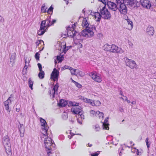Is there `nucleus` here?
Listing matches in <instances>:
<instances>
[{"label":"nucleus","mask_w":156,"mask_h":156,"mask_svg":"<svg viewBox=\"0 0 156 156\" xmlns=\"http://www.w3.org/2000/svg\"><path fill=\"white\" fill-rule=\"evenodd\" d=\"M81 25L85 29L83 30L81 33V34L85 37H91L94 35V31L95 28L93 25L89 24L88 18H82Z\"/></svg>","instance_id":"obj_1"},{"label":"nucleus","mask_w":156,"mask_h":156,"mask_svg":"<svg viewBox=\"0 0 156 156\" xmlns=\"http://www.w3.org/2000/svg\"><path fill=\"white\" fill-rule=\"evenodd\" d=\"M51 18L50 16L48 17L45 20L41 21L40 29L38 31L37 34L40 36L43 35L46 31L48 28L51 26Z\"/></svg>","instance_id":"obj_2"},{"label":"nucleus","mask_w":156,"mask_h":156,"mask_svg":"<svg viewBox=\"0 0 156 156\" xmlns=\"http://www.w3.org/2000/svg\"><path fill=\"white\" fill-rule=\"evenodd\" d=\"M104 50L109 51L110 52L114 53H119L122 54L124 52L123 50L120 48L115 44L111 45L106 44L103 46Z\"/></svg>","instance_id":"obj_3"},{"label":"nucleus","mask_w":156,"mask_h":156,"mask_svg":"<svg viewBox=\"0 0 156 156\" xmlns=\"http://www.w3.org/2000/svg\"><path fill=\"white\" fill-rule=\"evenodd\" d=\"M44 144L46 150L47 151V154L49 156L50 154L53 153L52 149L54 147L55 144L52 142V139L51 138L48 137L45 138L44 140Z\"/></svg>","instance_id":"obj_4"},{"label":"nucleus","mask_w":156,"mask_h":156,"mask_svg":"<svg viewBox=\"0 0 156 156\" xmlns=\"http://www.w3.org/2000/svg\"><path fill=\"white\" fill-rule=\"evenodd\" d=\"M2 142L5 149V151L8 155L12 154L11 144L10 139L8 136H5L3 138Z\"/></svg>","instance_id":"obj_5"},{"label":"nucleus","mask_w":156,"mask_h":156,"mask_svg":"<svg viewBox=\"0 0 156 156\" xmlns=\"http://www.w3.org/2000/svg\"><path fill=\"white\" fill-rule=\"evenodd\" d=\"M69 104L70 105L73 106L71 108V111L73 113L78 115L83 114L84 112L82 110L81 107L78 105V103L75 102H70Z\"/></svg>","instance_id":"obj_6"},{"label":"nucleus","mask_w":156,"mask_h":156,"mask_svg":"<svg viewBox=\"0 0 156 156\" xmlns=\"http://www.w3.org/2000/svg\"><path fill=\"white\" fill-rule=\"evenodd\" d=\"M40 121L41 126V133L45 136H47V131L48 127L45 120L42 118H40Z\"/></svg>","instance_id":"obj_7"},{"label":"nucleus","mask_w":156,"mask_h":156,"mask_svg":"<svg viewBox=\"0 0 156 156\" xmlns=\"http://www.w3.org/2000/svg\"><path fill=\"white\" fill-rule=\"evenodd\" d=\"M106 4H103L104 6L100 9V13L102 18L105 19H109L111 17V15L108 9L106 8Z\"/></svg>","instance_id":"obj_8"},{"label":"nucleus","mask_w":156,"mask_h":156,"mask_svg":"<svg viewBox=\"0 0 156 156\" xmlns=\"http://www.w3.org/2000/svg\"><path fill=\"white\" fill-rule=\"evenodd\" d=\"M124 59L126 66H128L133 69L137 67V66L134 60L129 59L127 58H124Z\"/></svg>","instance_id":"obj_9"},{"label":"nucleus","mask_w":156,"mask_h":156,"mask_svg":"<svg viewBox=\"0 0 156 156\" xmlns=\"http://www.w3.org/2000/svg\"><path fill=\"white\" fill-rule=\"evenodd\" d=\"M90 76L91 78L97 82L100 83L102 81L101 75L95 72L91 73H90Z\"/></svg>","instance_id":"obj_10"},{"label":"nucleus","mask_w":156,"mask_h":156,"mask_svg":"<svg viewBox=\"0 0 156 156\" xmlns=\"http://www.w3.org/2000/svg\"><path fill=\"white\" fill-rule=\"evenodd\" d=\"M47 8L46 7L44 4H43L41 6V11L42 12L45 13L47 12L48 14H52L53 10V8L51 5L50 7L47 10Z\"/></svg>","instance_id":"obj_11"},{"label":"nucleus","mask_w":156,"mask_h":156,"mask_svg":"<svg viewBox=\"0 0 156 156\" xmlns=\"http://www.w3.org/2000/svg\"><path fill=\"white\" fill-rule=\"evenodd\" d=\"M59 74V72L55 68H54L51 74V79H52L54 81L58 80Z\"/></svg>","instance_id":"obj_12"},{"label":"nucleus","mask_w":156,"mask_h":156,"mask_svg":"<svg viewBox=\"0 0 156 156\" xmlns=\"http://www.w3.org/2000/svg\"><path fill=\"white\" fill-rule=\"evenodd\" d=\"M126 4L129 5L132 8L137 7L139 5V4L136 0H129V1H127Z\"/></svg>","instance_id":"obj_13"},{"label":"nucleus","mask_w":156,"mask_h":156,"mask_svg":"<svg viewBox=\"0 0 156 156\" xmlns=\"http://www.w3.org/2000/svg\"><path fill=\"white\" fill-rule=\"evenodd\" d=\"M58 87V84L57 83L54 86L51 90L50 91V94L52 98H53L55 97V95L57 94V90Z\"/></svg>","instance_id":"obj_14"},{"label":"nucleus","mask_w":156,"mask_h":156,"mask_svg":"<svg viewBox=\"0 0 156 156\" xmlns=\"http://www.w3.org/2000/svg\"><path fill=\"white\" fill-rule=\"evenodd\" d=\"M126 4H122L119 5L118 10L121 14H126L127 12V9L126 7Z\"/></svg>","instance_id":"obj_15"},{"label":"nucleus","mask_w":156,"mask_h":156,"mask_svg":"<svg viewBox=\"0 0 156 156\" xmlns=\"http://www.w3.org/2000/svg\"><path fill=\"white\" fill-rule=\"evenodd\" d=\"M67 30H68L67 35L73 38L74 39L75 35L76 32L74 30H73V28H71L69 27L67 28Z\"/></svg>","instance_id":"obj_16"},{"label":"nucleus","mask_w":156,"mask_h":156,"mask_svg":"<svg viewBox=\"0 0 156 156\" xmlns=\"http://www.w3.org/2000/svg\"><path fill=\"white\" fill-rule=\"evenodd\" d=\"M11 95L7 99V100L4 102V105L6 110L8 112L10 111L9 108V105L11 104L12 101Z\"/></svg>","instance_id":"obj_17"},{"label":"nucleus","mask_w":156,"mask_h":156,"mask_svg":"<svg viewBox=\"0 0 156 156\" xmlns=\"http://www.w3.org/2000/svg\"><path fill=\"white\" fill-rule=\"evenodd\" d=\"M140 2L141 5L145 8H150L151 6L149 0H140Z\"/></svg>","instance_id":"obj_18"},{"label":"nucleus","mask_w":156,"mask_h":156,"mask_svg":"<svg viewBox=\"0 0 156 156\" xmlns=\"http://www.w3.org/2000/svg\"><path fill=\"white\" fill-rule=\"evenodd\" d=\"M80 99L83 102L89 104L92 106H94V101L93 100L87 98L83 97H81Z\"/></svg>","instance_id":"obj_19"},{"label":"nucleus","mask_w":156,"mask_h":156,"mask_svg":"<svg viewBox=\"0 0 156 156\" xmlns=\"http://www.w3.org/2000/svg\"><path fill=\"white\" fill-rule=\"evenodd\" d=\"M107 5L108 8L113 11H115L118 9L116 4L113 2H108Z\"/></svg>","instance_id":"obj_20"},{"label":"nucleus","mask_w":156,"mask_h":156,"mask_svg":"<svg viewBox=\"0 0 156 156\" xmlns=\"http://www.w3.org/2000/svg\"><path fill=\"white\" fill-rule=\"evenodd\" d=\"M91 14L94 16L95 19L97 21H99L102 17L101 14L98 12H91Z\"/></svg>","instance_id":"obj_21"},{"label":"nucleus","mask_w":156,"mask_h":156,"mask_svg":"<svg viewBox=\"0 0 156 156\" xmlns=\"http://www.w3.org/2000/svg\"><path fill=\"white\" fill-rule=\"evenodd\" d=\"M146 32L149 36L153 35L154 32L153 27L151 26H149L146 29Z\"/></svg>","instance_id":"obj_22"},{"label":"nucleus","mask_w":156,"mask_h":156,"mask_svg":"<svg viewBox=\"0 0 156 156\" xmlns=\"http://www.w3.org/2000/svg\"><path fill=\"white\" fill-rule=\"evenodd\" d=\"M108 117L106 118L104 122L102 123V126L104 129L108 130L109 129V124L108 123Z\"/></svg>","instance_id":"obj_23"},{"label":"nucleus","mask_w":156,"mask_h":156,"mask_svg":"<svg viewBox=\"0 0 156 156\" xmlns=\"http://www.w3.org/2000/svg\"><path fill=\"white\" fill-rule=\"evenodd\" d=\"M25 65L24 67L23 70V73L24 74H25L27 73V69L28 67L29 66L30 60L28 59V60L27 58L25 59Z\"/></svg>","instance_id":"obj_24"},{"label":"nucleus","mask_w":156,"mask_h":156,"mask_svg":"<svg viewBox=\"0 0 156 156\" xmlns=\"http://www.w3.org/2000/svg\"><path fill=\"white\" fill-rule=\"evenodd\" d=\"M19 131L20 132V135L21 137L24 136V133L25 131L24 128L22 124H20L19 126Z\"/></svg>","instance_id":"obj_25"},{"label":"nucleus","mask_w":156,"mask_h":156,"mask_svg":"<svg viewBox=\"0 0 156 156\" xmlns=\"http://www.w3.org/2000/svg\"><path fill=\"white\" fill-rule=\"evenodd\" d=\"M57 45H58L59 46H60V45H61V47H62V46H63L62 48L63 49V52L64 53H66V52L69 49V48H68V47H66V44L65 43H64V42H63V43H62L61 44H58ZM61 48H62V47H61V48H58V49L61 50Z\"/></svg>","instance_id":"obj_26"},{"label":"nucleus","mask_w":156,"mask_h":156,"mask_svg":"<svg viewBox=\"0 0 156 156\" xmlns=\"http://www.w3.org/2000/svg\"><path fill=\"white\" fill-rule=\"evenodd\" d=\"M78 116L77 121L80 124H82V121L84 119V116L83 114H82V115H78Z\"/></svg>","instance_id":"obj_27"},{"label":"nucleus","mask_w":156,"mask_h":156,"mask_svg":"<svg viewBox=\"0 0 156 156\" xmlns=\"http://www.w3.org/2000/svg\"><path fill=\"white\" fill-rule=\"evenodd\" d=\"M67 104V102L64 100H61L59 103H58V105L59 106L64 107Z\"/></svg>","instance_id":"obj_28"},{"label":"nucleus","mask_w":156,"mask_h":156,"mask_svg":"<svg viewBox=\"0 0 156 156\" xmlns=\"http://www.w3.org/2000/svg\"><path fill=\"white\" fill-rule=\"evenodd\" d=\"M90 116L92 117L97 116V114L99 113L101 115H102V113H100L99 111H95L93 110H91L90 111Z\"/></svg>","instance_id":"obj_29"},{"label":"nucleus","mask_w":156,"mask_h":156,"mask_svg":"<svg viewBox=\"0 0 156 156\" xmlns=\"http://www.w3.org/2000/svg\"><path fill=\"white\" fill-rule=\"evenodd\" d=\"M75 42L77 43L78 41H80V40H82L81 38V35L77 32H76L75 35V39H74Z\"/></svg>","instance_id":"obj_30"},{"label":"nucleus","mask_w":156,"mask_h":156,"mask_svg":"<svg viewBox=\"0 0 156 156\" xmlns=\"http://www.w3.org/2000/svg\"><path fill=\"white\" fill-rule=\"evenodd\" d=\"M125 19L126 20L128 24L129 25H130V29H132L133 27L132 22L129 19H128L127 17H126L125 16Z\"/></svg>","instance_id":"obj_31"},{"label":"nucleus","mask_w":156,"mask_h":156,"mask_svg":"<svg viewBox=\"0 0 156 156\" xmlns=\"http://www.w3.org/2000/svg\"><path fill=\"white\" fill-rule=\"evenodd\" d=\"M129 0H116L118 5H121L122 4H126L127 1H129Z\"/></svg>","instance_id":"obj_32"},{"label":"nucleus","mask_w":156,"mask_h":156,"mask_svg":"<svg viewBox=\"0 0 156 156\" xmlns=\"http://www.w3.org/2000/svg\"><path fill=\"white\" fill-rule=\"evenodd\" d=\"M44 73L43 70L41 71L39 73L38 76L40 79H42L44 78Z\"/></svg>","instance_id":"obj_33"},{"label":"nucleus","mask_w":156,"mask_h":156,"mask_svg":"<svg viewBox=\"0 0 156 156\" xmlns=\"http://www.w3.org/2000/svg\"><path fill=\"white\" fill-rule=\"evenodd\" d=\"M77 69H75L72 68V67L70 68L69 70H70L71 74L72 75L76 76V70Z\"/></svg>","instance_id":"obj_34"},{"label":"nucleus","mask_w":156,"mask_h":156,"mask_svg":"<svg viewBox=\"0 0 156 156\" xmlns=\"http://www.w3.org/2000/svg\"><path fill=\"white\" fill-rule=\"evenodd\" d=\"M77 75L81 76H83L85 75V73L83 71L77 69V70H76V76Z\"/></svg>","instance_id":"obj_35"},{"label":"nucleus","mask_w":156,"mask_h":156,"mask_svg":"<svg viewBox=\"0 0 156 156\" xmlns=\"http://www.w3.org/2000/svg\"><path fill=\"white\" fill-rule=\"evenodd\" d=\"M34 83V82L30 78L28 80V84L29 87L31 88V90H33V85Z\"/></svg>","instance_id":"obj_36"},{"label":"nucleus","mask_w":156,"mask_h":156,"mask_svg":"<svg viewBox=\"0 0 156 156\" xmlns=\"http://www.w3.org/2000/svg\"><path fill=\"white\" fill-rule=\"evenodd\" d=\"M63 119L66 120L68 118V114L66 112H64L62 115Z\"/></svg>","instance_id":"obj_37"},{"label":"nucleus","mask_w":156,"mask_h":156,"mask_svg":"<svg viewBox=\"0 0 156 156\" xmlns=\"http://www.w3.org/2000/svg\"><path fill=\"white\" fill-rule=\"evenodd\" d=\"M99 112L100 113H102V115H101V114H100L99 113H98V114H97V117H98L99 119H103V118H104V114L102 112Z\"/></svg>","instance_id":"obj_38"},{"label":"nucleus","mask_w":156,"mask_h":156,"mask_svg":"<svg viewBox=\"0 0 156 156\" xmlns=\"http://www.w3.org/2000/svg\"><path fill=\"white\" fill-rule=\"evenodd\" d=\"M62 56H57V59L58 62H61L62 61Z\"/></svg>","instance_id":"obj_39"},{"label":"nucleus","mask_w":156,"mask_h":156,"mask_svg":"<svg viewBox=\"0 0 156 156\" xmlns=\"http://www.w3.org/2000/svg\"><path fill=\"white\" fill-rule=\"evenodd\" d=\"M94 104H95L94 106H99L101 105V103L100 101L97 100L95 101H94Z\"/></svg>","instance_id":"obj_40"},{"label":"nucleus","mask_w":156,"mask_h":156,"mask_svg":"<svg viewBox=\"0 0 156 156\" xmlns=\"http://www.w3.org/2000/svg\"><path fill=\"white\" fill-rule=\"evenodd\" d=\"M82 40H80V41H78L77 43L78 44V47L79 48H81L82 47V45L81 43L82 42Z\"/></svg>","instance_id":"obj_41"},{"label":"nucleus","mask_w":156,"mask_h":156,"mask_svg":"<svg viewBox=\"0 0 156 156\" xmlns=\"http://www.w3.org/2000/svg\"><path fill=\"white\" fill-rule=\"evenodd\" d=\"M131 151L133 153L136 152L137 154L139 155L138 150L134 148L131 149Z\"/></svg>","instance_id":"obj_42"},{"label":"nucleus","mask_w":156,"mask_h":156,"mask_svg":"<svg viewBox=\"0 0 156 156\" xmlns=\"http://www.w3.org/2000/svg\"><path fill=\"white\" fill-rule=\"evenodd\" d=\"M94 128L96 131H99L100 129V128L98 125H96L94 126Z\"/></svg>","instance_id":"obj_43"},{"label":"nucleus","mask_w":156,"mask_h":156,"mask_svg":"<svg viewBox=\"0 0 156 156\" xmlns=\"http://www.w3.org/2000/svg\"><path fill=\"white\" fill-rule=\"evenodd\" d=\"M44 43L43 41L41 40H38L36 42V44L37 46L38 45L42 43L44 44Z\"/></svg>","instance_id":"obj_44"},{"label":"nucleus","mask_w":156,"mask_h":156,"mask_svg":"<svg viewBox=\"0 0 156 156\" xmlns=\"http://www.w3.org/2000/svg\"><path fill=\"white\" fill-rule=\"evenodd\" d=\"M148 140L149 139L148 138H147L145 140L147 146V147L148 148H149L150 147L149 144H150V143L149 144V142H148Z\"/></svg>","instance_id":"obj_45"},{"label":"nucleus","mask_w":156,"mask_h":156,"mask_svg":"<svg viewBox=\"0 0 156 156\" xmlns=\"http://www.w3.org/2000/svg\"><path fill=\"white\" fill-rule=\"evenodd\" d=\"M71 67H69L68 66L65 65L63 67V69L64 70L66 69H69V70L70 68Z\"/></svg>","instance_id":"obj_46"},{"label":"nucleus","mask_w":156,"mask_h":156,"mask_svg":"<svg viewBox=\"0 0 156 156\" xmlns=\"http://www.w3.org/2000/svg\"><path fill=\"white\" fill-rule=\"evenodd\" d=\"M37 66L39 69V71H42L41 64L40 63H38L37 64Z\"/></svg>","instance_id":"obj_47"},{"label":"nucleus","mask_w":156,"mask_h":156,"mask_svg":"<svg viewBox=\"0 0 156 156\" xmlns=\"http://www.w3.org/2000/svg\"><path fill=\"white\" fill-rule=\"evenodd\" d=\"M39 54L38 53H36L35 55V58L37 60H38L39 58Z\"/></svg>","instance_id":"obj_48"},{"label":"nucleus","mask_w":156,"mask_h":156,"mask_svg":"<svg viewBox=\"0 0 156 156\" xmlns=\"http://www.w3.org/2000/svg\"><path fill=\"white\" fill-rule=\"evenodd\" d=\"M100 152L99 151H97L96 153L94 154H91V156H98V155L99 154Z\"/></svg>","instance_id":"obj_49"},{"label":"nucleus","mask_w":156,"mask_h":156,"mask_svg":"<svg viewBox=\"0 0 156 156\" xmlns=\"http://www.w3.org/2000/svg\"><path fill=\"white\" fill-rule=\"evenodd\" d=\"M75 84L78 88H80L81 87V85L77 82H76Z\"/></svg>","instance_id":"obj_50"},{"label":"nucleus","mask_w":156,"mask_h":156,"mask_svg":"<svg viewBox=\"0 0 156 156\" xmlns=\"http://www.w3.org/2000/svg\"><path fill=\"white\" fill-rule=\"evenodd\" d=\"M4 21V19L3 17L0 15V22L3 23Z\"/></svg>","instance_id":"obj_51"},{"label":"nucleus","mask_w":156,"mask_h":156,"mask_svg":"<svg viewBox=\"0 0 156 156\" xmlns=\"http://www.w3.org/2000/svg\"><path fill=\"white\" fill-rule=\"evenodd\" d=\"M56 22V20H55L54 19L52 20H51V26L53 25Z\"/></svg>","instance_id":"obj_52"},{"label":"nucleus","mask_w":156,"mask_h":156,"mask_svg":"<svg viewBox=\"0 0 156 156\" xmlns=\"http://www.w3.org/2000/svg\"><path fill=\"white\" fill-rule=\"evenodd\" d=\"M100 1L103 4H106L107 2V0H100Z\"/></svg>","instance_id":"obj_53"},{"label":"nucleus","mask_w":156,"mask_h":156,"mask_svg":"<svg viewBox=\"0 0 156 156\" xmlns=\"http://www.w3.org/2000/svg\"><path fill=\"white\" fill-rule=\"evenodd\" d=\"M75 25H76V24L74 23V24H73L72 25L71 27H70L71 28H73V30H74V28L75 27Z\"/></svg>","instance_id":"obj_54"},{"label":"nucleus","mask_w":156,"mask_h":156,"mask_svg":"<svg viewBox=\"0 0 156 156\" xmlns=\"http://www.w3.org/2000/svg\"><path fill=\"white\" fill-rule=\"evenodd\" d=\"M132 104L135 105L136 104V101H133L131 102Z\"/></svg>","instance_id":"obj_55"},{"label":"nucleus","mask_w":156,"mask_h":156,"mask_svg":"<svg viewBox=\"0 0 156 156\" xmlns=\"http://www.w3.org/2000/svg\"><path fill=\"white\" fill-rule=\"evenodd\" d=\"M129 46L132 47L133 45V44L132 43L130 42H129Z\"/></svg>","instance_id":"obj_56"},{"label":"nucleus","mask_w":156,"mask_h":156,"mask_svg":"<svg viewBox=\"0 0 156 156\" xmlns=\"http://www.w3.org/2000/svg\"><path fill=\"white\" fill-rule=\"evenodd\" d=\"M62 37H63L64 38H65L66 37H67V35L66 34H64L62 36Z\"/></svg>","instance_id":"obj_57"},{"label":"nucleus","mask_w":156,"mask_h":156,"mask_svg":"<svg viewBox=\"0 0 156 156\" xmlns=\"http://www.w3.org/2000/svg\"><path fill=\"white\" fill-rule=\"evenodd\" d=\"M119 110L121 112H123V108H120L119 109Z\"/></svg>","instance_id":"obj_58"},{"label":"nucleus","mask_w":156,"mask_h":156,"mask_svg":"<svg viewBox=\"0 0 156 156\" xmlns=\"http://www.w3.org/2000/svg\"><path fill=\"white\" fill-rule=\"evenodd\" d=\"M92 144H90L88 143V146L89 147H91L92 146Z\"/></svg>","instance_id":"obj_59"},{"label":"nucleus","mask_w":156,"mask_h":156,"mask_svg":"<svg viewBox=\"0 0 156 156\" xmlns=\"http://www.w3.org/2000/svg\"><path fill=\"white\" fill-rule=\"evenodd\" d=\"M71 79L72 82L74 83L75 84L76 83V82L73 80L72 78H71Z\"/></svg>","instance_id":"obj_60"},{"label":"nucleus","mask_w":156,"mask_h":156,"mask_svg":"<svg viewBox=\"0 0 156 156\" xmlns=\"http://www.w3.org/2000/svg\"><path fill=\"white\" fill-rule=\"evenodd\" d=\"M120 94L122 96H123V93L122 91H120Z\"/></svg>","instance_id":"obj_61"},{"label":"nucleus","mask_w":156,"mask_h":156,"mask_svg":"<svg viewBox=\"0 0 156 156\" xmlns=\"http://www.w3.org/2000/svg\"><path fill=\"white\" fill-rule=\"evenodd\" d=\"M16 111L17 112H18L19 111V109L16 108Z\"/></svg>","instance_id":"obj_62"},{"label":"nucleus","mask_w":156,"mask_h":156,"mask_svg":"<svg viewBox=\"0 0 156 156\" xmlns=\"http://www.w3.org/2000/svg\"><path fill=\"white\" fill-rule=\"evenodd\" d=\"M127 101L128 102V103H129L130 102V101L129 100H127Z\"/></svg>","instance_id":"obj_63"},{"label":"nucleus","mask_w":156,"mask_h":156,"mask_svg":"<svg viewBox=\"0 0 156 156\" xmlns=\"http://www.w3.org/2000/svg\"><path fill=\"white\" fill-rule=\"evenodd\" d=\"M72 137V136H71L70 137L69 136H68V137L69 138V139H71Z\"/></svg>","instance_id":"obj_64"}]
</instances>
